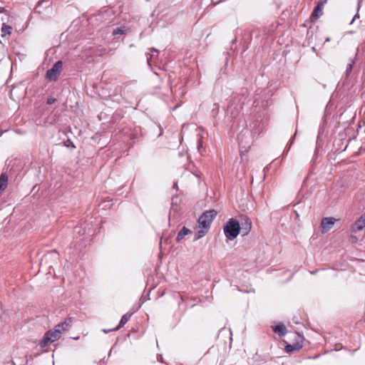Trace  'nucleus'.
Segmentation results:
<instances>
[{
    "mask_svg": "<svg viewBox=\"0 0 365 365\" xmlns=\"http://www.w3.org/2000/svg\"><path fill=\"white\" fill-rule=\"evenodd\" d=\"M240 232V222L234 218L230 219L224 227V232L229 240H234Z\"/></svg>",
    "mask_w": 365,
    "mask_h": 365,
    "instance_id": "nucleus-1",
    "label": "nucleus"
},
{
    "mask_svg": "<svg viewBox=\"0 0 365 365\" xmlns=\"http://www.w3.org/2000/svg\"><path fill=\"white\" fill-rule=\"evenodd\" d=\"M217 211L215 210H210L204 212L202 215L198 218V224L200 228L210 229V225L213 220L217 216Z\"/></svg>",
    "mask_w": 365,
    "mask_h": 365,
    "instance_id": "nucleus-2",
    "label": "nucleus"
},
{
    "mask_svg": "<svg viewBox=\"0 0 365 365\" xmlns=\"http://www.w3.org/2000/svg\"><path fill=\"white\" fill-rule=\"evenodd\" d=\"M61 336V332L54 327L53 329H51L45 333L43 339L39 343V345L41 347H45L49 344L58 340Z\"/></svg>",
    "mask_w": 365,
    "mask_h": 365,
    "instance_id": "nucleus-3",
    "label": "nucleus"
},
{
    "mask_svg": "<svg viewBox=\"0 0 365 365\" xmlns=\"http://www.w3.org/2000/svg\"><path fill=\"white\" fill-rule=\"evenodd\" d=\"M62 66L63 63L61 61L56 62L53 66L46 71V78L51 81H56L61 73Z\"/></svg>",
    "mask_w": 365,
    "mask_h": 365,
    "instance_id": "nucleus-4",
    "label": "nucleus"
},
{
    "mask_svg": "<svg viewBox=\"0 0 365 365\" xmlns=\"http://www.w3.org/2000/svg\"><path fill=\"white\" fill-rule=\"evenodd\" d=\"M336 222V219L332 217H323L321 221V229L322 233L329 231Z\"/></svg>",
    "mask_w": 365,
    "mask_h": 365,
    "instance_id": "nucleus-5",
    "label": "nucleus"
},
{
    "mask_svg": "<svg viewBox=\"0 0 365 365\" xmlns=\"http://www.w3.org/2000/svg\"><path fill=\"white\" fill-rule=\"evenodd\" d=\"M296 337H297V341L292 344H287L285 346V351L287 353L292 352L294 351H299L303 346V340L304 337L299 334H297Z\"/></svg>",
    "mask_w": 365,
    "mask_h": 365,
    "instance_id": "nucleus-6",
    "label": "nucleus"
},
{
    "mask_svg": "<svg viewBox=\"0 0 365 365\" xmlns=\"http://www.w3.org/2000/svg\"><path fill=\"white\" fill-rule=\"evenodd\" d=\"M240 227L242 235H247L251 230L252 222L247 217H242L240 222Z\"/></svg>",
    "mask_w": 365,
    "mask_h": 365,
    "instance_id": "nucleus-7",
    "label": "nucleus"
},
{
    "mask_svg": "<svg viewBox=\"0 0 365 365\" xmlns=\"http://www.w3.org/2000/svg\"><path fill=\"white\" fill-rule=\"evenodd\" d=\"M73 319L69 317L66 319L63 322L58 324L54 327L61 332V335L68 331L72 326Z\"/></svg>",
    "mask_w": 365,
    "mask_h": 365,
    "instance_id": "nucleus-8",
    "label": "nucleus"
},
{
    "mask_svg": "<svg viewBox=\"0 0 365 365\" xmlns=\"http://www.w3.org/2000/svg\"><path fill=\"white\" fill-rule=\"evenodd\" d=\"M365 227V212L351 226V232H356Z\"/></svg>",
    "mask_w": 365,
    "mask_h": 365,
    "instance_id": "nucleus-9",
    "label": "nucleus"
},
{
    "mask_svg": "<svg viewBox=\"0 0 365 365\" xmlns=\"http://www.w3.org/2000/svg\"><path fill=\"white\" fill-rule=\"evenodd\" d=\"M325 1H319L317 5L314 7L311 17L317 19L322 15V10L324 9Z\"/></svg>",
    "mask_w": 365,
    "mask_h": 365,
    "instance_id": "nucleus-10",
    "label": "nucleus"
},
{
    "mask_svg": "<svg viewBox=\"0 0 365 365\" xmlns=\"http://www.w3.org/2000/svg\"><path fill=\"white\" fill-rule=\"evenodd\" d=\"M8 185V176L3 173L0 175V194L6 190Z\"/></svg>",
    "mask_w": 365,
    "mask_h": 365,
    "instance_id": "nucleus-11",
    "label": "nucleus"
},
{
    "mask_svg": "<svg viewBox=\"0 0 365 365\" xmlns=\"http://www.w3.org/2000/svg\"><path fill=\"white\" fill-rule=\"evenodd\" d=\"M192 233V231L190 230H189L188 228L185 227H183L180 230V232L178 233V235H177V237H176V241L178 242H180L185 235H188V234H191Z\"/></svg>",
    "mask_w": 365,
    "mask_h": 365,
    "instance_id": "nucleus-12",
    "label": "nucleus"
},
{
    "mask_svg": "<svg viewBox=\"0 0 365 365\" xmlns=\"http://www.w3.org/2000/svg\"><path fill=\"white\" fill-rule=\"evenodd\" d=\"M273 330L275 333L278 334L279 336H283L287 334V328L286 327L282 324H279L276 325Z\"/></svg>",
    "mask_w": 365,
    "mask_h": 365,
    "instance_id": "nucleus-13",
    "label": "nucleus"
},
{
    "mask_svg": "<svg viewBox=\"0 0 365 365\" xmlns=\"http://www.w3.org/2000/svg\"><path fill=\"white\" fill-rule=\"evenodd\" d=\"M130 315H128V314H124L121 317L119 324L116 327L113 329L112 331H117L119 329H120L121 327H123L127 323V322L130 319Z\"/></svg>",
    "mask_w": 365,
    "mask_h": 365,
    "instance_id": "nucleus-14",
    "label": "nucleus"
},
{
    "mask_svg": "<svg viewBox=\"0 0 365 365\" xmlns=\"http://www.w3.org/2000/svg\"><path fill=\"white\" fill-rule=\"evenodd\" d=\"M128 31V29L126 26H120L116 29H114L112 34L113 36L123 35V34H125Z\"/></svg>",
    "mask_w": 365,
    "mask_h": 365,
    "instance_id": "nucleus-15",
    "label": "nucleus"
},
{
    "mask_svg": "<svg viewBox=\"0 0 365 365\" xmlns=\"http://www.w3.org/2000/svg\"><path fill=\"white\" fill-rule=\"evenodd\" d=\"M207 232L208 230H207L206 228H201L195 233L194 241L198 240L200 238L203 237L207 234Z\"/></svg>",
    "mask_w": 365,
    "mask_h": 365,
    "instance_id": "nucleus-16",
    "label": "nucleus"
},
{
    "mask_svg": "<svg viewBox=\"0 0 365 365\" xmlns=\"http://www.w3.org/2000/svg\"><path fill=\"white\" fill-rule=\"evenodd\" d=\"M11 31H12V27L11 26L3 24L2 27H1L2 37H4L6 35H10Z\"/></svg>",
    "mask_w": 365,
    "mask_h": 365,
    "instance_id": "nucleus-17",
    "label": "nucleus"
},
{
    "mask_svg": "<svg viewBox=\"0 0 365 365\" xmlns=\"http://www.w3.org/2000/svg\"><path fill=\"white\" fill-rule=\"evenodd\" d=\"M158 54V51L155 48L151 49V53H149L147 55V61L149 66H150V63L153 60V58L155 56H157Z\"/></svg>",
    "mask_w": 365,
    "mask_h": 365,
    "instance_id": "nucleus-18",
    "label": "nucleus"
},
{
    "mask_svg": "<svg viewBox=\"0 0 365 365\" xmlns=\"http://www.w3.org/2000/svg\"><path fill=\"white\" fill-rule=\"evenodd\" d=\"M360 4H361V1L359 0L358 1V4H357V7H356V14L354 15V18L352 19L351 21L350 22V24H352L356 19H359V11L360 6H361Z\"/></svg>",
    "mask_w": 365,
    "mask_h": 365,
    "instance_id": "nucleus-19",
    "label": "nucleus"
},
{
    "mask_svg": "<svg viewBox=\"0 0 365 365\" xmlns=\"http://www.w3.org/2000/svg\"><path fill=\"white\" fill-rule=\"evenodd\" d=\"M56 101V98L50 96L47 98L46 103L48 105H51V104L54 103Z\"/></svg>",
    "mask_w": 365,
    "mask_h": 365,
    "instance_id": "nucleus-20",
    "label": "nucleus"
},
{
    "mask_svg": "<svg viewBox=\"0 0 365 365\" xmlns=\"http://www.w3.org/2000/svg\"><path fill=\"white\" fill-rule=\"evenodd\" d=\"M197 149H198V150H199V152H200V153H201V152H202V150L203 149V148H202V140H201V139H200V140H198V143H197Z\"/></svg>",
    "mask_w": 365,
    "mask_h": 365,
    "instance_id": "nucleus-21",
    "label": "nucleus"
},
{
    "mask_svg": "<svg viewBox=\"0 0 365 365\" xmlns=\"http://www.w3.org/2000/svg\"><path fill=\"white\" fill-rule=\"evenodd\" d=\"M351 70H352V65L351 63H349L346 68V73H348L351 72Z\"/></svg>",
    "mask_w": 365,
    "mask_h": 365,
    "instance_id": "nucleus-22",
    "label": "nucleus"
},
{
    "mask_svg": "<svg viewBox=\"0 0 365 365\" xmlns=\"http://www.w3.org/2000/svg\"><path fill=\"white\" fill-rule=\"evenodd\" d=\"M238 110L236 111H231V115L232 118H235L238 114Z\"/></svg>",
    "mask_w": 365,
    "mask_h": 365,
    "instance_id": "nucleus-23",
    "label": "nucleus"
},
{
    "mask_svg": "<svg viewBox=\"0 0 365 365\" xmlns=\"http://www.w3.org/2000/svg\"><path fill=\"white\" fill-rule=\"evenodd\" d=\"M292 144V141L291 142V143H290L289 146L288 147L287 150L285 151L286 153H288L289 150L290 149V147H291Z\"/></svg>",
    "mask_w": 365,
    "mask_h": 365,
    "instance_id": "nucleus-24",
    "label": "nucleus"
},
{
    "mask_svg": "<svg viewBox=\"0 0 365 365\" xmlns=\"http://www.w3.org/2000/svg\"><path fill=\"white\" fill-rule=\"evenodd\" d=\"M325 41H330V38H329V37H327V38H325Z\"/></svg>",
    "mask_w": 365,
    "mask_h": 365,
    "instance_id": "nucleus-25",
    "label": "nucleus"
},
{
    "mask_svg": "<svg viewBox=\"0 0 365 365\" xmlns=\"http://www.w3.org/2000/svg\"><path fill=\"white\" fill-rule=\"evenodd\" d=\"M317 272V270H315L314 272H311V274H316Z\"/></svg>",
    "mask_w": 365,
    "mask_h": 365,
    "instance_id": "nucleus-26",
    "label": "nucleus"
},
{
    "mask_svg": "<svg viewBox=\"0 0 365 365\" xmlns=\"http://www.w3.org/2000/svg\"><path fill=\"white\" fill-rule=\"evenodd\" d=\"M267 170H268V168H264V172H266Z\"/></svg>",
    "mask_w": 365,
    "mask_h": 365,
    "instance_id": "nucleus-27",
    "label": "nucleus"
},
{
    "mask_svg": "<svg viewBox=\"0 0 365 365\" xmlns=\"http://www.w3.org/2000/svg\"><path fill=\"white\" fill-rule=\"evenodd\" d=\"M103 331H104L105 333H108V331H106V330H103Z\"/></svg>",
    "mask_w": 365,
    "mask_h": 365,
    "instance_id": "nucleus-28",
    "label": "nucleus"
}]
</instances>
